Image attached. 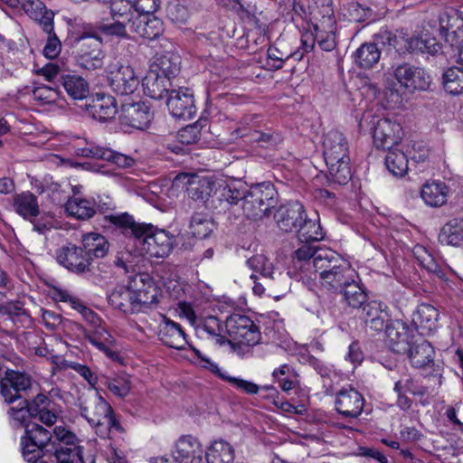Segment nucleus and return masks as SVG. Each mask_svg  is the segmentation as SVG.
Listing matches in <instances>:
<instances>
[{
  "instance_id": "0e129e2a",
  "label": "nucleus",
  "mask_w": 463,
  "mask_h": 463,
  "mask_svg": "<svg viewBox=\"0 0 463 463\" xmlns=\"http://www.w3.org/2000/svg\"><path fill=\"white\" fill-rule=\"evenodd\" d=\"M304 244L295 251L294 264L297 267L299 264V268H302L301 263L305 262L306 265H313V261L318 253V250L321 248H316L310 244V242H303Z\"/></svg>"
},
{
  "instance_id": "f3484780",
  "label": "nucleus",
  "mask_w": 463,
  "mask_h": 463,
  "mask_svg": "<svg viewBox=\"0 0 463 463\" xmlns=\"http://www.w3.org/2000/svg\"><path fill=\"white\" fill-rule=\"evenodd\" d=\"M305 207L298 201L282 204L274 213V220L278 228L284 232H295L303 222Z\"/></svg>"
},
{
  "instance_id": "9d476101",
  "label": "nucleus",
  "mask_w": 463,
  "mask_h": 463,
  "mask_svg": "<svg viewBox=\"0 0 463 463\" xmlns=\"http://www.w3.org/2000/svg\"><path fill=\"white\" fill-rule=\"evenodd\" d=\"M32 386L31 377L22 372L6 369L0 384V394L6 403L21 400L23 392Z\"/></svg>"
},
{
  "instance_id": "338daca9",
  "label": "nucleus",
  "mask_w": 463,
  "mask_h": 463,
  "mask_svg": "<svg viewBox=\"0 0 463 463\" xmlns=\"http://www.w3.org/2000/svg\"><path fill=\"white\" fill-rule=\"evenodd\" d=\"M33 97L45 104L55 103L60 97V90L56 88L41 85L33 90Z\"/></svg>"
},
{
  "instance_id": "bb28decb",
  "label": "nucleus",
  "mask_w": 463,
  "mask_h": 463,
  "mask_svg": "<svg viewBox=\"0 0 463 463\" xmlns=\"http://www.w3.org/2000/svg\"><path fill=\"white\" fill-rule=\"evenodd\" d=\"M386 308L384 303L375 300L367 302L363 307V319L365 325L374 331L384 329L389 317Z\"/></svg>"
},
{
  "instance_id": "680f3d73",
  "label": "nucleus",
  "mask_w": 463,
  "mask_h": 463,
  "mask_svg": "<svg viewBox=\"0 0 463 463\" xmlns=\"http://www.w3.org/2000/svg\"><path fill=\"white\" fill-rule=\"evenodd\" d=\"M394 392L403 391L415 396H424L428 392V388L421 386L410 375H404L394 383Z\"/></svg>"
},
{
  "instance_id": "0eeeda50",
  "label": "nucleus",
  "mask_w": 463,
  "mask_h": 463,
  "mask_svg": "<svg viewBox=\"0 0 463 463\" xmlns=\"http://www.w3.org/2000/svg\"><path fill=\"white\" fill-rule=\"evenodd\" d=\"M78 406L80 415L84 417L88 422L96 430L102 428L106 417L113 412V409L97 392H90L82 393L78 398Z\"/></svg>"
},
{
  "instance_id": "1a4fd4ad",
  "label": "nucleus",
  "mask_w": 463,
  "mask_h": 463,
  "mask_svg": "<svg viewBox=\"0 0 463 463\" xmlns=\"http://www.w3.org/2000/svg\"><path fill=\"white\" fill-rule=\"evenodd\" d=\"M154 118V112L145 101H130L125 99L121 102L119 110L120 123L137 129H146Z\"/></svg>"
},
{
  "instance_id": "aec40b11",
  "label": "nucleus",
  "mask_w": 463,
  "mask_h": 463,
  "mask_svg": "<svg viewBox=\"0 0 463 463\" xmlns=\"http://www.w3.org/2000/svg\"><path fill=\"white\" fill-rule=\"evenodd\" d=\"M384 328L392 350L397 354H405L413 342L412 329L402 320L386 325Z\"/></svg>"
},
{
  "instance_id": "9b49d317",
  "label": "nucleus",
  "mask_w": 463,
  "mask_h": 463,
  "mask_svg": "<svg viewBox=\"0 0 463 463\" xmlns=\"http://www.w3.org/2000/svg\"><path fill=\"white\" fill-rule=\"evenodd\" d=\"M224 187L225 185H219L214 188V183L207 177H194L188 182L187 194L191 199L204 203L207 208L217 213H225L226 210H221L214 200L216 194Z\"/></svg>"
},
{
  "instance_id": "412c9836",
  "label": "nucleus",
  "mask_w": 463,
  "mask_h": 463,
  "mask_svg": "<svg viewBox=\"0 0 463 463\" xmlns=\"http://www.w3.org/2000/svg\"><path fill=\"white\" fill-rule=\"evenodd\" d=\"M158 328L159 340L165 345L182 350L188 344L186 335L181 325L172 321L165 316H162V321Z\"/></svg>"
},
{
  "instance_id": "864d4df0",
  "label": "nucleus",
  "mask_w": 463,
  "mask_h": 463,
  "mask_svg": "<svg viewBox=\"0 0 463 463\" xmlns=\"http://www.w3.org/2000/svg\"><path fill=\"white\" fill-rule=\"evenodd\" d=\"M443 87L451 95L463 93V68H449L442 76Z\"/></svg>"
},
{
  "instance_id": "423d86ee",
  "label": "nucleus",
  "mask_w": 463,
  "mask_h": 463,
  "mask_svg": "<svg viewBox=\"0 0 463 463\" xmlns=\"http://www.w3.org/2000/svg\"><path fill=\"white\" fill-rule=\"evenodd\" d=\"M106 72L109 87L118 95H132L140 84L139 76L128 61H114L108 65Z\"/></svg>"
},
{
  "instance_id": "de8ad7c7",
  "label": "nucleus",
  "mask_w": 463,
  "mask_h": 463,
  "mask_svg": "<svg viewBox=\"0 0 463 463\" xmlns=\"http://www.w3.org/2000/svg\"><path fill=\"white\" fill-rule=\"evenodd\" d=\"M381 52L375 43H364L354 53L357 65L364 69H370L376 64L380 59Z\"/></svg>"
},
{
  "instance_id": "a878e982",
  "label": "nucleus",
  "mask_w": 463,
  "mask_h": 463,
  "mask_svg": "<svg viewBox=\"0 0 463 463\" xmlns=\"http://www.w3.org/2000/svg\"><path fill=\"white\" fill-rule=\"evenodd\" d=\"M144 93L154 99H161L170 94L171 80L157 71H150L142 80Z\"/></svg>"
},
{
  "instance_id": "f257e3e1",
  "label": "nucleus",
  "mask_w": 463,
  "mask_h": 463,
  "mask_svg": "<svg viewBox=\"0 0 463 463\" xmlns=\"http://www.w3.org/2000/svg\"><path fill=\"white\" fill-rule=\"evenodd\" d=\"M277 191L270 183L251 185L249 189L241 183L225 184L214 197L221 210L230 211L232 206L242 202L241 207L247 219L260 221L270 214L277 204Z\"/></svg>"
},
{
  "instance_id": "4d7b16f0",
  "label": "nucleus",
  "mask_w": 463,
  "mask_h": 463,
  "mask_svg": "<svg viewBox=\"0 0 463 463\" xmlns=\"http://www.w3.org/2000/svg\"><path fill=\"white\" fill-rule=\"evenodd\" d=\"M167 17L175 24H184L191 15L188 0H175L166 7Z\"/></svg>"
},
{
  "instance_id": "79ce46f5",
  "label": "nucleus",
  "mask_w": 463,
  "mask_h": 463,
  "mask_svg": "<svg viewBox=\"0 0 463 463\" xmlns=\"http://www.w3.org/2000/svg\"><path fill=\"white\" fill-rule=\"evenodd\" d=\"M65 210L79 220H88L96 213L95 203L80 197L70 198L65 203Z\"/></svg>"
},
{
  "instance_id": "7ed1b4c3",
  "label": "nucleus",
  "mask_w": 463,
  "mask_h": 463,
  "mask_svg": "<svg viewBox=\"0 0 463 463\" xmlns=\"http://www.w3.org/2000/svg\"><path fill=\"white\" fill-rule=\"evenodd\" d=\"M322 146L328 180L339 185L346 184L352 177L346 137L336 129H331L324 135Z\"/></svg>"
},
{
  "instance_id": "4468645a",
  "label": "nucleus",
  "mask_w": 463,
  "mask_h": 463,
  "mask_svg": "<svg viewBox=\"0 0 463 463\" xmlns=\"http://www.w3.org/2000/svg\"><path fill=\"white\" fill-rule=\"evenodd\" d=\"M402 135L399 123L387 118H379L373 127V144L378 149H390L401 141Z\"/></svg>"
},
{
  "instance_id": "c9c22d12",
  "label": "nucleus",
  "mask_w": 463,
  "mask_h": 463,
  "mask_svg": "<svg viewBox=\"0 0 463 463\" xmlns=\"http://www.w3.org/2000/svg\"><path fill=\"white\" fill-rule=\"evenodd\" d=\"M14 209L25 220L32 222L40 214L38 198L31 192H23L14 197Z\"/></svg>"
},
{
  "instance_id": "f8f14e48",
  "label": "nucleus",
  "mask_w": 463,
  "mask_h": 463,
  "mask_svg": "<svg viewBox=\"0 0 463 463\" xmlns=\"http://www.w3.org/2000/svg\"><path fill=\"white\" fill-rule=\"evenodd\" d=\"M401 86L409 91L426 90L430 86V76L424 69L404 63L399 65L393 72Z\"/></svg>"
},
{
  "instance_id": "72a5a7b5",
  "label": "nucleus",
  "mask_w": 463,
  "mask_h": 463,
  "mask_svg": "<svg viewBox=\"0 0 463 463\" xmlns=\"http://www.w3.org/2000/svg\"><path fill=\"white\" fill-rule=\"evenodd\" d=\"M66 93L75 100H82L89 96L90 86L88 81L77 74H61L59 79Z\"/></svg>"
},
{
  "instance_id": "c85d7f7f",
  "label": "nucleus",
  "mask_w": 463,
  "mask_h": 463,
  "mask_svg": "<svg viewBox=\"0 0 463 463\" xmlns=\"http://www.w3.org/2000/svg\"><path fill=\"white\" fill-rule=\"evenodd\" d=\"M354 277L355 271L346 260L345 264L338 266L337 269L333 270L321 279L320 283L323 288L336 292L344 286L348 285L349 281L353 282V278Z\"/></svg>"
},
{
  "instance_id": "8fccbe9b",
  "label": "nucleus",
  "mask_w": 463,
  "mask_h": 463,
  "mask_svg": "<svg viewBox=\"0 0 463 463\" xmlns=\"http://www.w3.org/2000/svg\"><path fill=\"white\" fill-rule=\"evenodd\" d=\"M214 228V222L206 214L194 213L191 218L189 230L195 238H208L213 232Z\"/></svg>"
},
{
  "instance_id": "cd10ccee",
  "label": "nucleus",
  "mask_w": 463,
  "mask_h": 463,
  "mask_svg": "<svg viewBox=\"0 0 463 463\" xmlns=\"http://www.w3.org/2000/svg\"><path fill=\"white\" fill-rule=\"evenodd\" d=\"M135 292L129 286L116 287L109 295V303L116 309L125 314H134L137 312Z\"/></svg>"
},
{
  "instance_id": "2eb2a0df",
  "label": "nucleus",
  "mask_w": 463,
  "mask_h": 463,
  "mask_svg": "<svg viewBox=\"0 0 463 463\" xmlns=\"http://www.w3.org/2000/svg\"><path fill=\"white\" fill-rule=\"evenodd\" d=\"M166 105L171 115L176 118L192 119L196 113L194 95L188 89L171 90Z\"/></svg>"
},
{
  "instance_id": "473e14b6",
  "label": "nucleus",
  "mask_w": 463,
  "mask_h": 463,
  "mask_svg": "<svg viewBox=\"0 0 463 463\" xmlns=\"http://www.w3.org/2000/svg\"><path fill=\"white\" fill-rule=\"evenodd\" d=\"M136 279L137 281H145V285H146V291L135 293L137 312L156 305L159 301L160 289L155 285L153 279L147 273H138L136 274Z\"/></svg>"
},
{
  "instance_id": "f03ea898",
  "label": "nucleus",
  "mask_w": 463,
  "mask_h": 463,
  "mask_svg": "<svg viewBox=\"0 0 463 463\" xmlns=\"http://www.w3.org/2000/svg\"><path fill=\"white\" fill-rule=\"evenodd\" d=\"M110 222L122 228L125 235L136 240L140 254L155 258H165L173 250L175 237L164 230H156L151 224L135 222L128 213L111 215Z\"/></svg>"
},
{
  "instance_id": "20e7f679",
  "label": "nucleus",
  "mask_w": 463,
  "mask_h": 463,
  "mask_svg": "<svg viewBox=\"0 0 463 463\" xmlns=\"http://www.w3.org/2000/svg\"><path fill=\"white\" fill-rule=\"evenodd\" d=\"M70 44L76 49L75 61L83 70L95 71L104 64L105 52L102 38L95 33L83 32L69 38Z\"/></svg>"
},
{
  "instance_id": "69168bd1",
  "label": "nucleus",
  "mask_w": 463,
  "mask_h": 463,
  "mask_svg": "<svg viewBox=\"0 0 463 463\" xmlns=\"http://www.w3.org/2000/svg\"><path fill=\"white\" fill-rule=\"evenodd\" d=\"M47 34L46 44L43 48V53L48 59H55L59 56L61 51V42L54 32V24L52 23V28L48 31H43Z\"/></svg>"
},
{
  "instance_id": "4c0bfd02",
  "label": "nucleus",
  "mask_w": 463,
  "mask_h": 463,
  "mask_svg": "<svg viewBox=\"0 0 463 463\" xmlns=\"http://www.w3.org/2000/svg\"><path fill=\"white\" fill-rule=\"evenodd\" d=\"M449 188L442 182L427 183L421 188V198L431 207H439L447 202Z\"/></svg>"
},
{
  "instance_id": "ddd939ff",
  "label": "nucleus",
  "mask_w": 463,
  "mask_h": 463,
  "mask_svg": "<svg viewBox=\"0 0 463 463\" xmlns=\"http://www.w3.org/2000/svg\"><path fill=\"white\" fill-rule=\"evenodd\" d=\"M5 4L13 9L21 7L33 20L37 22L43 31L52 28L54 20V13L46 8L40 0H4Z\"/></svg>"
},
{
  "instance_id": "b1692460",
  "label": "nucleus",
  "mask_w": 463,
  "mask_h": 463,
  "mask_svg": "<svg viewBox=\"0 0 463 463\" xmlns=\"http://www.w3.org/2000/svg\"><path fill=\"white\" fill-rule=\"evenodd\" d=\"M408 349L404 354H407L413 367L423 369L430 366V364L435 365L433 359L435 351L428 341L423 339H420V341L413 340Z\"/></svg>"
},
{
  "instance_id": "a211bd4d",
  "label": "nucleus",
  "mask_w": 463,
  "mask_h": 463,
  "mask_svg": "<svg viewBox=\"0 0 463 463\" xmlns=\"http://www.w3.org/2000/svg\"><path fill=\"white\" fill-rule=\"evenodd\" d=\"M364 405L363 395L354 388H343L335 397V410L344 418L356 419Z\"/></svg>"
},
{
  "instance_id": "7c9ffc66",
  "label": "nucleus",
  "mask_w": 463,
  "mask_h": 463,
  "mask_svg": "<svg viewBox=\"0 0 463 463\" xmlns=\"http://www.w3.org/2000/svg\"><path fill=\"white\" fill-rule=\"evenodd\" d=\"M439 311L433 306L422 303L413 314L412 322L420 334H428L437 328Z\"/></svg>"
},
{
  "instance_id": "e433bc0d",
  "label": "nucleus",
  "mask_w": 463,
  "mask_h": 463,
  "mask_svg": "<svg viewBox=\"0 0 463 463\" xmlns=\"http://www.w3.org/2000/svg\"><path fill=\"white\" fill-rule=\"evenodd\" d=\"M441 244L459 247L463 244V219L453 218L447 222L439 234Z\"/></svg>"
},
{
  "instance_id": "603ef678",
  "label": "nucleus",
  "mask_w": 463,
  "mask_h": 463,
  "mask_svg": "<svg viewBox=\"0 0 463 463\" xmlns=\"http://www.w3.org/2000/svg\"><path fill=\"white\" fill-rule=\"evenodd\" d=\"M24 437L43 447L46 452H50L52 447L51 432L37 423L25 424Z\"/></svg>"
},
{
  "instance_id": "09e8293b",
  "label": "nucleus",
  "mask_w": 463,
  "mask_h": 463,
  "mask_svg": "<svg viewBox=\"0 0 463 463\" xmlns=\"http://www.w3.org/2000/svg\"><path fill=\"white\" fill-rule=\"evenodd\" d=\"M313 5H309L310 14L314 22L326 21L327 29L335 21L334 9L332 7V0H312Z\"/></svg>"
},
{
  "instance_id": "49530a36",
  "label": "nucleus",
  "mask_w": 463,
  "mask_h": 463,
  "mask_svg": "<svg viewBox=\"0 0 463 463\" xmlns=\"http://www.w3.org/2000/svg\"><path fill=\"white\" fill-rule=\"evenodd\" d=\"M131 23L116 19L113 17L102 18L96 24V28L107 36L128 38L127 25Z\"/></svg>"
},
{
  "instance_id": "39448f33",
  "label": "nucleus",
  "mask_w": 463,
  "mask_h": 463,
  "mask_svg": "<svg viewBox=\"0 0 463 463\" xmlns=\"http://www.w3.org/2000/svg\"><path fill=\"white\" fill-rule=\"evenodd\" d=\"M225 330L234 341L233 349L241 350L243 346L252 347L260 341V332L254 322L246 316L233 314L224 325Z\"/></svg>"
},
{
  "instance_id": "393cba45",
  "label": "nucleus",
  "mask_w": 463,
  "mask_h": 463,
  "mask_svg": "<svg viewBox=\"0 0 463 463\" xmlns=\"http://www.w3.org/2000/svg\"><path fill=\"white\" fill-rule=\"evenodd\" d=\"M88 110L92 117L99 121L112 119L118 112L116 99L106 93H97Z\"/></svg>"
},
{
  "instance_id": "37998d69",
  "label": "nucleus",
  "mask_w": 463,
  "mask_h": 463,
  "mask_svg": "<svg viewBox=\"0 0 463 463\" xmlns=\"http://www.w3.org/2000/svg\"><path fill=\"white\" fill-rule=\"evenodd\" d=\"M295 232L301 242L318 241L324 238L319 222L307 218V213Z\"/></svg>"
},
{
  "instance_id": "13d9d810",
  "label": "nucleus",
  "mask_w": 463,
  "mask_h": 463,
  "mask_svg": "<svg viewBox=\"0 0 463 463\" xmlns=\"http://www.w3.org/2000/svg\"><path fill=\"white\" fill-rule=\"evenodd\" d=\"M245 135L242 134L241 137ZM250 141L257 143L260 146L269 147L279 144L282 141L281 136L274 131L261 132L258 130L250 131L247 135Z\"/></svg>"
},
{
  "instance_id": "bf43d9fd",
  "label": "nucleus",
  "mask_w": 463,
  "mask_h": 463,
  "mask_svg": "<svg viewBox=\"0 0 463 463\" xmlns=\"http://www.w3.org/2000/svg\"><path fill=\"white\" fill-rule=\"evenodd\" d=\"M22 453L24 458L29 463H45L41 459L45 449L37 443L29 440L26 437L21 438Z\"/></svg>"
},
{
  "instance_id": "dca6fc26",
  "label": "nucleus",
  "mask_w": 463,
  "mask_h": 463,
  "mask_svg": "<svg viewBox=\"0 0 463 463\" xmlns=\"http://www.w3.org/2000/svg\"><path fill=\"white\" fill-rule=\"evenodd\" d=\"M76 153L80 156L110 162L119 168H130L136 164V160L130 156L94 144H86L82 147H78Z\"/></svg>"
},
{
  "instance_id": "052dcab7",
  "label": "nucleus",
  "mask_w": 463,
  "mask_h": 463,
  "mask_svg": "<svg viewBox=\"0 0 463 463\" xmlns=\"http://www.w3.org/2000/svg\"><path fill=\"white\" fill-rule=\"evenodd\" d=\"M136 14L131 1L114 0L110 5V17L132 23Z\"/></svg>"
},
{
  "instance_id": "2f4dec72",
  "label": "nucleus",
  "mask_w": 463,
  "mask_h": 463,
  "mask_svg": "<svg viewBox=\"0 0 463 463\" xmlns=\"http://www.w3.org/2000/svg\"><path fill=\"white\" fill-rule=\"evenodd\" d=\"M345 261L335 251L330 249H322L318 250L315 261H313V268L319 274V279H321L326 274L337 269L338 266L345 264Z\"/></svg>"
},
{
  "instance_id": "a18cd8bd",
  "label": "nucleus",
  "mask_w": 463,
  "mask_h": 463,
  "mask_svg": "<svg viewBox=\"0 0 463 463\" xmlns=\"http://www.w3.org/2000/svg\"><path fill=\"white\" fill-rule=\"evenodd\" d=\"M326 21L314 22L312 24L314 32L316 33L317 43L319 47L326 52H330L335 48V31L336 21H333V24L329 29L326 27Z\"/></svg>"
},
{
  "instance_id": "e2e57ef3",
  "label": "nucleus",
  "mask_w": 463,
  "mask_h": 463,
  "mask_svg": "<svg viewBox=\"0 0 463 463\" xmlns=\"http://www.w3.org/2000/svg\"><path fill=\"white\" fill-rule=\"evenodd\" d=\"M19 402L18 406H12L8 410V415L14 421L15 427H21L24 425L29 417H31V411L28 408V401L25 398L17 400Z\"/></svg>"
},
{
  "instance_id": "a19ab883",
  "label": "nucleus",
  "mask_w": 463,
  "mask_h": 463,
  "mask_svg": "<svg viewBox=\"0 0 463 463\" xmlns=\"http://www.w3.org/2000/svg\"><path fill=\"white\" fill-rule=\"evenodd\" d=\"M339 292L343 295L345 303L351 308L359 309L367 303V294L353 278V282L344 286Z\"/></svg>"
},
{
  "instance_id": "6e6d98bb",
  "label": "nucleus",
  "mask_w": 463,
  "mask_h": 463,
  "mask_svg": "<svg viewBox=\"0 0 463 463\" xmlns=\"http://www.w3.org/2000/svg\"><path fill=\"white\" fill-rule=\"evenodd\" d=\"M158 72L169 80L180 71L181 58L175 53L166 52L157 58Z\"/></svg>"
},
{
  "instance_id": "f704fd0d",
  "label": "nucleus",
  "mask_w": 463,
  "mask_h": 463,
  "mask_svg": "<svg viewBox=\"0 0 463 463\" xmlns=\"http://www.w3.org/2000/svg\"><path fill=\"white\" fill-rule=\"evenodd\" d=\"M405 47L411 53H427L434 56L442 52V44L428 33L407 39Z\"/></svg>"
},
{
  "instance_id": "c756f323",
  "label": "nucleus",
  "mask_w": 463,
  "mask_h": 463,
  "mask_svg": "<svg viewBox=\"0 0 463 463\" xmlns=\"http://www.w3.org/2000/svg\"><path fill=\"white\" fill-rule=\"evenodd\" d=\"M131 29L143 38L154 40L162 33L163 23L155 15H136Z\"/></svg>"
},
{
  "instance_id": "4be33fe9",
  "label": "nucleus",
  "mask_w": 463,
  "mask_h": 463,
  "mask_svg": "<svg viewBox=\"0 0 463 463\" xmlns=\"http://www.w3.org/2000/svg\"><path fill=\"white\" fill-rule=\"evenodd\" d=\"M203 453L198 439L188 435L177 440L173 457L175 463H201Z\"/></svg>"
},
{
  "instance_id": "6ab92c4d",
  "label": "nucleus",
  "mask_w": 463,
  "mask_h": 463,
  "mask_svg": "<svg viewBox=\"0 0 463 463\" xmlns=\"http://www.w3.org/2000/svg\"><path fill=\"white\" fill-rule=\"evenodd\" d=\"M247 265L253 271L260 273L261 279L265 280V285L269 289H280V282L287 280V277L281 272L275 275L272 263L262 254H257L247 260Z\"/></svg>"
},
{
  "instance_id": "c03bdc74",
  "label": "nucleus",
  "mask_w": 463,
  "mask_h": 463,
  "mask_svg": "<svg viewBox=\"0 0 463 463\" xmlns=\"http://www.w3.org/2000/svg\"><path fill=\"white\" fill-rule=\"evenodd\" d=\"M388 150L385 156V165L388 171L394 176H403L409 170L407 155L397 148Z\"/></svg>"
},
{
  "instance_id": "774afa93",
  "label": "nucleus",
  "mask_w": 463,
  "mask_h": 463,
  "mask_svg": "<svg viewBox=\"0 0 463 463\" xmlns=\"http://www.w3.org/2000/svg\"><path fill=\"white\" fill-rule=\"evenodd\" d=\"M203 329L211 335L215 337V341L219 345L224 344L227 339L222 335L223 332V326L216 317H208L203 322Z\"/></svg>"
},
{
  "instance_id": "3c124183",
  "label": "nucleus",
  "mask_w": 463,
  "mask_h": 463,
  "mask_svg": "<svg viewBox=\"0 0 463 463\" xmlns=\"http://www.w3.org/2000/svg\"><path fill=\"white\" fill-rule=\"evenodd\" d=\"M413 254L418 263L428 272L433 273L439 278H442L444 276L442 268L438 263L434 256L425 247L416 245L413 248Z\"/></svg>"
},
{
  "instance_id": "5fc2aeb1",
  "label": "nucleus",
  "mask_w": 463,
  "mask_h": 463,
  "mask_svg": "<svg viewBox=\"0 0 463 463\" xmlns=\"http://www.w3.org/2000/svg\"><path fill=\"white\" fill-rule=\"evenodd\" d=\"M438 23L440 34L443 35L452 30L462 27L463 16L460 11L450 8L439 13Z\"/></svg>"
},
{
  "instance_id": "5701e85b",
  "label": "nucleus",
  "mask_w": 463,
  "mask_h": 463,
  "mask_svg": "<svg viewBox=\"0 0 463 463\" xmlns=\"http://www.w3.org/2000/svg\"><path fill=\"white\" fill-rule=\"evenodd\" d=\"M195 354L203 363V367L209 369L213 373L216 374L222 380L229 383L237 390L250 395L257 394L259 392L260 387L258 384L241 378L232 377L225 374L221 372L220 368L215 363L203 356L198 350H195Z\"/></svg>"
},
{
  "instance_id": "ea45409f",
  "label": "nucleus",
  "mask_w": 463,
  "mask_h": 463,
  "mask_svg": "<svg viewBox=\"0 0 463 463\" xmlns=\"http://www.w3.org/2000/svg\"><path fill=\"white\" fill-rule=\"evenodd\" d=\"M205 458L207 463H233L234 449L222 439L215 440L207 449Z\"/></svg>"
},
{
  "instance_id": "6e6552de",
  "label": "nucleus",
  "mask_w": 463,
  "mask_h": 463,
  "mask_svg": "<svg viewBox=\"0 0 463 463\" xmlns=\"http://www.w3.org/2000/svg\"><path fill=\"white\" fill-rule=\"evenodd\" d=\"M56 260L69 271L83 275L91 271L92 258L80 246L67 243L56 251Z\"/></svg>"
},
{
  "instance_id": "58836bf2",
  "label": "nucleus",
  "mask_w": 463,
  "mask_h": 463,
  "mask_svg": "<svg viewBox=\"0 0 463 463\" xmlns=\"http://www.w3.org/2000/svg\"><path fill=\"white\" fill-rule=\"evenodd\" d=\"M82 248L91 257L103 258L109 250V242L105 236L97 232H89L82 235Z\"/></svg>"
}]
</instances>
